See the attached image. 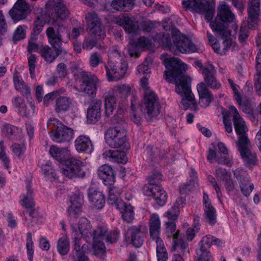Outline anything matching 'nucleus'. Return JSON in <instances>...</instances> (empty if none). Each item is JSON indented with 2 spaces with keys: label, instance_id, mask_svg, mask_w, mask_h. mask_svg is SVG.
Returning <instances> with one entry per match:
<instances>
[{
  "label": "nucleus",
  "instance_id": "f257e3e1",
  "mask_svg": "<svg viewBox=\"0 0 261 261\" xmlns=\"http://www.w3.org/2000/svg\"><path fill=\"white\" fill-rule=\"evenodd\" d=\"M164 64L167 69L164 78L167 82L175 84V92L182 97L180 107L185 110L197 111L196 99L191 90L192 79L186 74L185 64L174 57L165 59Z\"/></svg>",
  "mask_w": 261,
  "mask_h": 261
},
{
  "label": "nucleus",
  "instance_id": "f03ea898",
  "mask_svg": "<svg viewBox=\"0 0 261 261\" xmlns=\"http://www.w3.org/2000/svg\"><path fill=\"white\" fill-rule=\"evenodd\" d=\"M113 123L114 126L109 128L105 133L106 142L112 148L124 149L127 144L126 122L122 117L117 118L114 116Z\"/></svg>",
  "mask_w": 261,
  "mask_h": 261
},
{
  "label": "nucleus",
  "instance_id": "7ed1b4c3",
  "mask_svg": "<svg viewBox=\"0 0 261 261\" xmlns=\"http://www.w3.org/2000/svg\"><path fill=\"white\" fill-rule=\"evenodd\" d=\"M141 86L144 90V100L146 110V118L152 121L160 113L161 106L156 94L148 86V78L144 76L140 81Z\"/></svg>",
  "mask_w": 261,
  "mask_h": 261
},
{
  "label": "nucleus",
  "instance_id": "20e7f679",
  "mask_svg": "<svg viewBox=\"0 0 261 261\" xmlns=\"http://www.w3.org/2000/svg\"><path fill=\"white\" fill-rule=\"evenodd\" d=\"M55 28L49 27L46 30L48 42L51 46H62L63 42L70 40V32L66 26L62 23H53Z\"/></svg>",
  "mask_w": 261,
  "mask_h": 261
},
{
  "label": "nucleus",
  "instance_id": "39448f33",
  "mask_svg": "<svg viewBox=\"0 0 261 261\" xmlns=\"http://www.w3.org/2000/svg\"><path fill=\"white\" fill-rule=\"evenodd\" d=\"M194 64L199 68L203 77V83L207 88L214 90L221 88V84L216 77L217 70L211 62H207L205 65H203L200 60H196L194 62Z\"/></svg>",
  "mask_w": 261,
  "mask_h": 261
},
{
  "label": "nucleus",
  "instance_id": "423d86ee",
  "mask_svg": "<svg viewBox=\"0 0 261 261\" xmlns=\"http://www.w3.org/2000/svg\"><path fill=\"white\" fill-rule=\"evenodd\" d=\"M182 4L185 9L198 13H203L205 19L210 21L214 17L215 8L208 0H183Z\"/></svg>",
  "mask_w": 261,
  "mask_h": 261
},
{
  "label": "nucleus",
  "instance_id": "0eeeda50",
  "mask_svg": "<svg viewBox=\"0 0 261 261\" xmlns=\"http://www.w3.org/2000/svg\"><path fill=\"white\" fill-rule=\"evenodd\" d=\"M173 33L175 36L172 37L173 45H170V51L175 55L179 53H193L196 51L195 45L186 36H177L179 31L174 29Z\"/></svg>",
  "mask_w": 261,
  "mask_h": 261
},
{
  "label": "nucleus",
  "instance_id": "6e6552de",
  "mask_svg": "<svg viewBox=\"0 0 261 261\" xmlns=\"http://www.w3.org/2000/svg\"><path fill=\"white\" fill-rule=\"evenodd\" d=\"M65 167L62 168V173L69 178H84L85 176V172L83 168L85 166V163L76 158H70L65 161Z\"/></svg>",
  "mask_w": 261,
  "mask_h": 261
},
{
  "label": "nucleus",
  "instance_id": "1a4fd4ad",
  "mask_svg": "<svg viewBox=\"0 0 261 261\" xmlns=\"http://www.w3.org/2000/svg\"><path fill=\"white\" fill-rule=\"evenodd\" d=\"M55 129L51 135L52 140L57 143L69 142L73 138V130L56 119H50Z\"/></svg>",
  "mask_w": 261,
  "mask_h": 261
},
{
  "label": "nucleus",
  "instance_id": "9d476101",
  "mask_svg": "<svg viewBox=\"0 0 261 261\" xmlns=\"http://www.w3.org/2000/svg\"><path fill=\"white\" fill-rule=\"evenodd\" d=\"M236 145L247 166L251 167L256 164L257 159L256 153L250 149L251 145L249 139L246 137L241 138L240 141L237 142Z\"/></svg>",
  "mask_w": 261,
  "mask_h": 261
},
{
  "label": "nucleus",
  "instance_id": "9b49d317",
  "mask_svg": "<svg viewBox=\"0 0 261 261\" xmlns=\"http://www.w3.org/2000/svg\"><path fill=\"white\" fill-rule=\"evenodd\" d=\"M235 18L234 14L230 10V7L225 2L220 4L217 9V16L215 21L210 23L212 29V25L221 24L228 29V23L232 22Z\"/></svg>",
  "mask_w": 261,
  "mask_h": 261
},
{
  "label": "nucleus",
  "instance_id": "f8f14e48",
  "mask_svg": "<svg viewBox=\"0 0 261 261\" xmlns=\"http://www.w3.org/2000/svg\"><path fill=\"white\" fill-rule=\"evenodd\" d=\"M107 79L109 81H117L122 79L127 69V66L122 62L110 61L105 65Z\"/></svg>",
  "mask_w": 261,
  "mask_h": 261
},
{
  "label": "nucleus",
  "instance_id": "ddd939ff",
  "mask_svg": "<svg viewBox=\"0 0 261 261\" xmlns=\"http://www.w3.org/2000/svg\"><path fill=\"white\" fill-rule=\"evenodd\" d=\"M86 22L88 24L90 33L94 36H98L99 39H103L105 32L103 29L101 19L94 12L88 13L86 16Z\"/></svg>",
  "mask_w": 261,
  "mask_h": 261
},
{
  "label": "nucleus",
  "instance_id": "4468645a",
  "mask_svg": "<svg viewBox=\"0 0 261 261\" xmlns=\"http://www.w3.org/2000/svg\"><path fill=\"white\" fill-rule=\"evenodd\" d=\"M31 11L30 6L24 0H17L9 11V14L14 22H16L25 19Z\"/></svg>",
  "mask_w": 261,
  "mask_h": 261
},
{
  "label": "nucleus",
  "instance_id": "2eb2a0df",
  "mask_svg": "<svg viewBox=\"0 0 261 261\" xmlns=\"http://www.w3.org/2000/svg\"><path fill=\"white\" fill-rule=\"evenodd\" d=\"M229 111L230 116L232 117L235 131L239 136L238 141H240L241 138L245 137L248 139L247 135L248 128L245 121L241 117L236 107L233 106H230Z\"/></svg>",
  "mask_w": 261,
  "mask_h": 261
},
{
  "label": "nucleus",
  "instance_id": "dca6fc26",
  "mask_svg": "<svg viewBox=\"0 0 261 261\" xmlns=\"http://www.w3.org/2000/svg\"><path fill=\"white\" fill-rule=\"evenodd\" d=\"M41 57L47 63H53L58 56L61 55H66L68 51L62 46L41 45L39 51Z\"/></svg>",
  "mask_w": 261,
  "mask_h": 261
},
{
  "label": "nucleus",
  "instance_id": "f3484780",
  "mask_svg": "<svg viewBox=\"0 0 261 261\" xmlns=\"http://www.w3.org/2000/svg\"><path fill=\"white\" fill-rule=\"evenodd\" d=\"M143 192L147 196H153L156 204L163 206L167 200V194L160 186L148 187L145 185L143 188Z\"/></svg>",
  "mask_w": 261,
  "mask_h": 261
},
{
  "label": "nucleus",
  "instance_id": "a211bd4d",
  "mask_svg": "<svg viewBox=\"0 0 261 261\" xmlns=\"http://www.w3.org/2000/svg\"><path fill=\"white\" fill-rule=\"evenodd\" d=\"M74 79L79 85L100 86V81L94 74L82 70H77L74 73Z\"/></svg>",
  "mask_w": 261,
  "mask_h": 261
},
{
  "label": "nucleus",
  "instance_id": "6ab92c4d",
  "mask_svg": "<svg viewBox=\"0 0 261 261\" xmlns=\"http://www.w3.org/2000/svg\"><path fill=\"white\" fill-rule=\"evenodd\" d=\"M116 23L123 27L126 33L128 34H138L139 25L138 21L133 17L123 15L117 19Z\"/></svg>",
  "mask_w": 261,
  "mask_h": 261
},
{
  "label": "nucleus",
  "instance_id": "aec40b11",
  "mask_svg": "<svg viewBox=\"0 0 261 261\" xmlns=\"http://www.w3.org/2000/svg\"><path fill=\"white\" fill-rule=\"evenodd\" d=\"M260 2L259 0H252L248 4L247 9L248 29L255 28L260 13Z\"/></svg>",
  "mask_w": 261,
  "mask_h": 261
},
{
  "label": "nucleus",
  "instance_id": "412c9836",
  "mask_svg": "<svg viewBox=\"0 0 261 261\" xmlns=\"http://www.w3.org/2000/svg\"><path fill=\"white\" fill-rule=\"evenodd\" d=\"M204 218L210 225H213L217 222L216 210L211 204L207 194L204 192L203 197Z\"/></svg>",
  "mask_w": 261,
  "mask_h": 261
},
{
  "label": "nucleus",
  "instance_id": "4be33fe9",
  "mask_svg": "<svg viewBox=\"0 0 261 261\" xmlns=\"http://www.w3.org/2000/svg\"><path fill=\"white\" fill-rule=\"evenodd\" d=\"M70 13L66 5L62 2H56L51 13L52 23H58L59 21L65 20L69 17Z\"/></svg>",
  "mask_w": 261,
  "mask_h": 261
},
{
  "label": "nucleus",
  "instance_id": "5701e85b",
  "mask_svg": "<svg viewBox=\"0 0 261 261\" xmlns=\"http://www.w3.org/2000/svg\"><path fill=\"white\" fill-rule=\"evenodd\" d=\"M101 106L102 101L100 100L92 101L87 112V119L88 123H95L100 120L101 117Z\"/></svg>",
  "mask_w": 261,
  "mask_h": 261
},
{
  "label": "nucleus",
  "instance_id": "b1692460",
  "mask_svg": "<svg viewBox=\"0 0 261 261\" xmlns=\"http://www.w3.org/2000/svg\"><path fill=\"white\" fill-rule=\"evenodd\" d=\"M142 225L133 226L128 228L127 236L131 238V242L135 247H140L143 242L144 232Z\"/></svg>",
  "mask_w": 261,
  "mask_h": 261
},
{
  "label": "nucleus",
  "instance_id": "393cba45",
  "mask_svg": "<svg viewBox=\"0 0 261 261\" xmlns=\"http://www.w3.org/2000/svg\"><path fill=\"white\" fill-rule=\"evenodd\" d=\"M212 30L216 34L221 37L223 40V44L224 45L223 49L224 51H227L232 45V41L230 39V31L228 29L221 24H214L212 25Z\"/></svg>",
  "mask_w": 261,
  "mask_h": 261
},
{
  "label": "nucleus",
  "instance_id": "a878e982",
  "mask_svg": "<svg viewBox=\"0 0 261 261\" xmlns=\"http://www.w3.org/2000/svg\"><path fill=\"white\" fill-rule=\"evenodd\" d=\"M88 198L90 202L97 208H102L106 203L104 194L93 187H90L88 191Z\"/></svg>",
  "mask_w": 261,
  "mask_h": 261
},
{
  "label": "nucleus",
  "instance_id": "bb28decb",
  "mask_svg": "<svg viewBox=\"0 0 261 261\" xmlns=\"http://www.w3.org/2000/svg\"><path fill=\"white\" fill-rule=\"evenodd\" d=\"M149 229L150 238L155 240H162L160 237L161 233V221L156 214H152L149 219Z\"/></svg>",
  "mask_w": 261,
  "mask_h": 261
},
{
  "label": "nucleus",
  "instance_id": "cd10ccee",
  "mask_svg": "<svg viewBox=\"0 0 261 261\" xmlns=\"http://www.w3.org/2000/svg\"><path fill=\"white\" fill-rule=\"evenodd\" d=\"M197 89L199 96L200 102L202 103V106L204 107L208 106L213 100V96L211 91L202 82L198 84Z\"/></svg>",
  "mask_w": 261,
  "mask_h": 261
},
{
  "label": "nucleus",
  "instance_id": "c85d7f7f",
  "mask_svg": "<svg viewBox=\"0 0 261 261\" xmlns=\"http://www.w3.org/2000/svg\"><path fill=\"white\" fill-rule=\"evenodd\" d=\"M97 174L105 185L111 186L114 182V173L110 166L102 165L98 169Z\"/></svg>",
  "mask_w": 261,
  "mask_h": 261
},
{
  "label": "nucleus",
  "instance_id": "c756f323",
  "mask_svg": "<svg viewBox=\"0 0 261 261\" xmlns=\"http://www.w3.org/2000/svg\"><path fill=\"white\" fill-rule=\"evenodd\" d=\"M76 150L79 152L91 153L93 150L92 142L88 137L85 135L79 136L74 142Z\"/></svg>",
  "mask_w": 261,
  "mask_h": 261
},
{
  "label": "nucleus",
  "instance_id": "7c9ffc66",
  "mask_svg": "<svg viewBox=\"0 0 261 261\" xmlns=\"http://www.w3.org/2000/svg\"><path fill=\"white\" fill-rule=\"evenodd\" d=\"M78 228L82 237L87 242L92 240L93 229L90 222L86 218H81L78 222Z\"/></svg>",
  "mask_w": 261,
  "mask_h": 261
},
{
  "label": "nucleus",
  "instance_id": "2f4dec72",
  "mask_svg": "<svg viewBox=\"0 0 261 261\" xmlns=\"http://www.w3.org/2000/svg\"><path fill=\"white\" fill-rule=\"evenodd\" d=\"M49 154L58 161L60 164H65V161L68 160L69 156V150L67 148H60L55 145L50 147Z\"/></svg>",
  "mask_w": 261,
  "mask_h": 261
},
{
  "label": "nucleus",
  "instance_id": "473e14b6",
  "mask_svg": "<svg viewBox=\"0 0 261 261\" xmlns=\"http://www.w3.org/2000/svg\"><path fill=\"white\" fill-rule=\"evenodd\" d=\"M121 189L114 187H109V195L107 199L108 204L114 206L116 208L120 206L123 205V201L119 198L122 193Z\"/></svg>",
  "mask_w": 261,
  "mask_h": 261
},
{
  "label": "nucleus",
  "instance_id": "72a5a7b5",
  "mask_svg": "<svg viewBox=\"0 0 261 261\" xmlns=\"http://www.w3.org/2000/svg\"><path fill=\"white\" fill-rule=\"evenodd\" d=\"M84 201V195L79 193L75 195L71 200V205L68 208L69 215L73 217H76L81 212L82 204Z\"/></svg>",
  "mask_w": 261,
  "mask_h": 261
},
{
  "label": "nucleus",
  "instance_id": "f704fd0d",
  "mask_svg": "<svg viewBox=\"0 0 261 261\" xmlns=\"http://www.w3.org/2000/svg\"><path fill=\"white\" fill-rule=\"evenodd\" d=\"M80 239L75 237L74 242V249L76 251V254L72 255L73 261H88L89 258L85 255V249H87V246L85 244L80 247Z\"/></svg>",
  "mask_w": 261,
  "mask_h": 261
},
{
  "label": "nucleus",
  "instance_id": "c9c22d12",
  "mask_svg": "<svg viewBox=\"0 0 261 261\" xmlns=\"http://www.w3.org/2000/svg\"><path fill=\"white\" fill-rule=\"evenodd\" d=\"M106 158H109L112 162L124 163L126 162L127 157L125 152L122 150H106L103 153Z\"/></svg>",
  "mask_w": 261,
  "mask_h": 261
},
{
  "label": "nucleus",
  "instance_id": "e433bc0d",
  "mask_svg": "<svg viewBox=\"0 0 261 261\" xmlns=\"http://www.w3.org/2000/svg\"><path fill=\"white\" fill-rule=\"evenodd\" d=\"M72 104L71 99L66 96H60L56 99L55 111L57 113H61L69 110Z\"/></svg>",
  "mask_w": 261,
  "mask_h": 261
},
{
  "label": "nucleus",
  "instance_id": "4c0bfd02",
  "mask_svg": "<svg viewBox=\"0 0 261 261\" xmlns=\"http://www.w3.org/2000/svg\"><path fill=\"white\" fill-rule=\"evenodd\" d=\"M105 115L109 117L112 114L117 106V99L111 94H108L105 98Z\"/></svg>",
  "mask_w": 261,
  "mask_h": 261
},
{
  "label": "nucleus",
  "instance_id": "58836bf2",
  "mask_svg": "<svg viewBox=\"0 0 261 261\" xmlns=\"http://www.w3.org/2000/svg\"><path fill=\"white\" fill-rule=\"evenodd\" d=\"M134 5L130 0H113L111 3L112 8L117 11H128Z\"/></svg>",
  "mask_w": 261,
  "mask_h": 261
},
{
  "label": "nucleus",
  "instance_id": "ea45409f",
  "mask_svg": "<svg viewBox=\"0 0 261 261\" xmlns=\"http://www.w3.org/2000/svg\"><path fill=\"white\" fill-rule=\"evenodd\" d=\"M116 209L120 211L122 218L126 222H130L134 219V210L130 204L123 202V205L120 206Z\"/></svg>",
  "mask_w": 261,
  "mask_h": 261
},
{
  "label": "nucleus",
  "instance_id": "a19ab883",
  "mask_svg": "<svg viewBox=\"0 0 261 261\" xmlns=\"http://www.w3.org/2000/svg\"><path fill=\"white\" fill-rule=\"evenodd\" d=\"M26 188L27 193L24 195L21 200V205L26 208H31L34 206L35 203L33 198V190L31 188L30 182H28Z\"/></svg>",
  "mask_w": 261,
  "mask_h": 261
},
{
  "label": "nucleus",
  "instance_id": "79ce46f5",
  "mask_svg": "<svg viewBox=\"0 0 261 261\" xmlns=\"http://www.w3.org/2000/svg\"><path fill=\"white\" fill-rule=\"evenodd\" d=\"M153 39L154 41H158L160 44L167 46L170 50V45H173L172 37L170 38L169 33H157L153 37Z\"/></svg>",
  "mask_w": 261,
  "mask_h": 261
},
{
  "label": "nucleus",
  "instance_id": "37998d69",
  "mask_svg": "<svg viewBox=\"0 0 261 261\" xmlns=\"http://www.w3.org/2000/svg\"><path fill=\"white\" fill-rule=\"evenodd\" d=\"M69 241L67 237L64 236L59 239L57 243V250L62 255H65L69 251Z\"/></svg>",
  "mask_w": 261,
  "mask_h": 261
},
{
  "label": "nucleus",
  "instance_id": "c03bdc74",
  "mask_svg": "<svg viewBox=\"0 0 261 261\" xmlns=\"http://www.w3.org/2000/svg\"><path fill=\"white\" fill-rule=\"evenodd\" d=\"M156 244V256L158 261H167L168 259V254L164 246L162 240H159L155 242Z\"/></svg>",
  "mask_w": 261,
  "mask_h": 261
},
{
  "label": "nucleus",
  "instance_id": "a18cd8bd",
  "mask_svg": "<svg viewBox=\"0 0 261 261\" xmlns=\"http://www.w3.org/2000/svg\"><path fill=\"white\" fill-rule=\"evenodd\" d=\"M139 105L136 101H132V110L133 111L132 120L138 125L141 124L142 113L139 108Z\"/></svg>",
  "mask_w": 261,
  "mask_h": 261
},
{
  "label": "nucleus",
  "instance_id": "49530a36",
  "mask_svg": "<svg viewBox=\"0 0 261 261\" xmlns=\"http://www.w3.org/2000/svg\"><path fill=\"white\" fill-rule=\"evenodd\" d=\"M92 241L94 242L93 244V248L94 253L101 257L105 256L106 252V248L103 241L99 240L95 237H94V239H92Z\"/></svg>",
  "mask_w": 261,
  "mask_h": 261
},
{
  "label": "nucleus",
  "instance_id": "de8ad7c7",
  "mask_svg": "<svg viewBox=\"0 0 261 261\" xmlns=\"http://www.w3.org/2000/svg\"><path fill=\"white\" fill-rule=\"evenodd\" d=\"M175 249H178L184 254L186 253H189L188 244L185 243L182 239H179L178 237L173 240V245L172 250H174Z\"/></svg>",
  "mask_w": 261,
  "mask_h": 261
},
{
  "label": "nucleus",
  "instance_id": "09e8293b",
  "mask_svg": "<svg viewBox=\"0 0 261 261\" xmlns=\"http://www.w3.org/2000/svg\"><path fill=\"white\" fill-rule=\"evenodd\" d=\"M43 22L39 20V18H36L33 22L31 39L36 40L37 36L41 32L44 25Z\"/></svg>",
  "mask_w": 261,
  "mask_h": 261
},
{
  "label": "nucleus",
  "instance_id": "8fccbe9b",
  "mask_svg": "<svg viewBox=\"0 0 261 261\" xmlns=\"http://www.w3.org/2000/svg\"><path fill=\"white\" fill-rule=\"evenodd\" d=\"M99 86L79 85V91L93 98L96 94L97 90Z\"/></svg>",
  "mask_w": 261,
  "mask_h": 261
},
{
  "label": "nucleus",
  "instance_id": "3c124183",
  "mask_svg": "<svg viewBox=\"0 0 261 261\" xmlns=\"http://www.w3.org/2000/svg\"><path fill=\"white\" fill-rule=\"evenodd\" d=\"M179 214L180 209L178 206L176 205H173L170 209L165 213L164 216L169 220L175 221L177 220Z\"/></svg>",
  "mask_w": 261,
  "mask_h": 261
},
{
  "label": "nucleus",
  "instance_id": "603ef678",
  "mask_svg": "<svg viewBox=\"0 0 261 261\" xmlns=\"http://www.w3.org/2000/svg\"><path fill=\"white\" fill-rule=\"evenodd\" d=\"M107 229L104 226H99L95 230L92 231V239L94 238H97V239L99 240H106V237L107 236Z\"/></svg>",
  "mask_w": 261,
  "mask_h": 261
},
{
  "label": "nucleus",
  "instance_id": "864d4df0",
  "mask_svg": "<svg viewBox=\"0 0 261 261\" xmlns=\"http://www.w3.org/2000/svg\"><path fill=\"white\" fill-rule=\"evenodd\" d=\"M98 39H99L98 36L94 35L86 38L83 43V48L87 50L93 48L96 44Z\"/></svg>",
  "mask_w": 261,
  "mask_h": 261
},
{
  "label": "nucleus",
  "instance_id": "5fc2aeb1",
  "mask_svg": "<svg viewBox=\"0 0 261 261\" xmlns=\"http://www.w3.org/2000/svg\"><path fill=\"white\" fill-rule=\"evenodd\" d=\"M110 61L122 62L123 55L121 51L116 47H113L109 51Z\"/></svg>",
  "mask_w": 261,
  "mask_h": 261
},
{
  "label": "nucleus",
  "instance_id": "6e6d98bb",
  "mask_svg": "<svg viewBox=\"0 0 261 261\" xmlns=\"http://www.w3.org/2000/svg\"><path fill=\"white\" fill-rule=\"evenodd\" d=\"M102 62V58L99 53L94 52L91 54L89 58V64L91 67L95 68Z\"/></svg>",
  "mask_w": 261,
  "mask_h": 261
},
{
  "label": "nucleus",
  "instance_id": "4d7b16f0",
  "mask_svg": "<svg viewBox=\"0 0 261 261\" xmlns=\"http://www.w3.org/2000/svg\"><path fill=\"white\" fill-rule=\"evenodd\" d=\"M13 152L19 158L24 153L26 147L23 143H14L11 147Z\"/></svg>",
  "mask_w": 261,
  "mask_h": 261
},
{
  "label": "nucleus",
  "instance_id": "13d9d810",
  "mask_svg": "<svg viewBox=\"0 0 261 261\" xmlns=\"http://www.w3.org/2000/svg\"><path fill=\"white\" fill-rule=\"evenodd\" d=\"M162 174L160 172L153 173L151 175L148 176V187L160 186L159 185L162 180Z\"/></svg>",
  "mask_w": 261,
  "mask_h": 261
},
{
  "label": "nucleus",
  "instance_id": "bf43d9fd",
  "mask_svg": "<svg viewBox=\"0 0 261 261\" xmlns=\"http://www.w3.org/2000/svg\"><path fill=\"white\" fill-rule=\"evenodd\" d=\"M28 60L31 77L34 79L35 76V70L36 68L37 56L34 54H31L28 57Z\"/></svg>",
  "mask_w": 261,
  "mask_h": 261
},
{
  "label": "nucleus",
  "instance_id": "052dcab7",
  "mask_svg": "<svg viewBox=\"0 0 261 261\" xmlns=\"http://www.w3.org/2000/svg\"><path fill=\"white\" fill-rule=\"evenodd\" d=\"M195 257L197 261H212L213 257L208 251L199 250Z\"/></svg>",
  "mask_w": 261,
  "mask_h": 261
},
{
  "label": "nucleus",
  "instance_id": "680f3d73",
  "mask_svg": "<svg viewBox=\"0 0 261 261\" xmlns=\"http://www.w3.org/2000/svg\"><path fill=\"white\" fill-rule=\"evenodd\" d=\"M152 59L151 58L149 57L146 59L144 62L138 66L137 68V71L138 73L141 74H145L147 73H150L149 65L151 64Z\"/></svg>",
  "mask_w": 261,
  "mask_h": 261
},
{
  "label": "nucleus",
  "instance_id": "e2e57ef3",
  "mask_svg": "<svg viewBox=\"0 0 261 261\" xmlns=\"http://www.w3.org/2000/svg\"><path fill=\"white\" fill-rule=\"evenodd\" d=\"M166 231L173 236V239L178 237L179 231L176 230V224L174 221H168L166 223Z\"/></svg>",
  "mask_w": 261,
  "mask_h": 261
},
{
  "label": "nucleus",
  "instance_id": "0e129e2a",
  "mask_svg": "<svg viewBox=\"0 0 261 261\" xmlns=\"http://www.w3.org/2000/svg\"><path fill=\"white\" fill-rule=\"evenodd\" d=\"M213 241V236H206L203 237L200 241V249L199 250L207 251L210 248Z\"/></svg>",
  "mask_w": 261,
  "mask_h": 261
},
{
  "label": "nucleus",
  "instance_id": "69168bd1",
  "mask_svg": "<svg viewBox=\"0 0 261 261\" xmlns=\"http://www.w3.org/2000/svg\"><path fill=\"white\" fill-rule=\"evenodd\" d=\"M38 14H36V18H39V20L43 22V23H49L51 20V14L47 13L45 10L42 9H37Z\"/></svg>",
  "mask_w": 261,
  "mask_h": 261
},
{
  "label": "nucleus",
  "instance_id": "338daca9",
  "mask_svg": "<svg viewBox=\"0 0 261 261\" xmlns=\"http://www.w3.org/2000/svg\"><path fill=\"white\" fill-rule=\"evenodd\" d=\"M41 169L42 172L45 176L53 178H56V173L54 170L53 169L50 163H47L44 165H42Z\"/></svg>",
  "mask_w": 261,
  "mask_h": 261
},
{
  "label": "nucleus",
  "instance_id": "774afa93",
  "mask_svg": "<svg viewBox=\"0 0 261 261\" xmlns=\"http://www.w3.org/2000/svg\"><path fill=\"white\" fill-rule=\"evenodd\" d=\"M240 106L241 107L242 111L249 115L251 120H252V119H255L253 110L251 108L250 103L249 100L243 101Z\"/></svg>",
  "mask_w": 261,
  "mask_h": 261
}]
</instances>
